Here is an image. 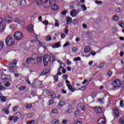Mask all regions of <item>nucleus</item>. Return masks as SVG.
<instances>
[{"label":"nucleus","instance_id":"nucleus-50","mask_svg":"<svg viewBox=\"0 0 124 124\" xmlns=\"http://www.w3.org/2000/svg\"><path fill=\"white\" fill-rule=\"evenodd\" d=\"M62 78L65 80H67V78H68V76H67V75H63Z\"/></svg>","mask_w":124,"mask_h":124},{"label":"nucleus","instance_id":"nucleus-34","mask_svg":"<svg viewBox=\"0 0 124 124\" xmlns=\"http://www.w3.org/2000/svg\"><path fill=\"white\" fill-rule=\"evenodd\" d=\"M72 51L73 52V53H77V51H78V48L76 47H73L72 48Z\"/></svg>","mask_w":124,"mask_h":124},{"label":"nucleus","instance_id":"nucleus-8","mask_svg":"<svg viewBox=\"0 0 124 124\" xmlns=\"http://www.w3.org/2000/svg\"><path fill=\"white\" fill-rule=\"evenodd\" d=\"M16 40H21L23 37H24V35L21 32L16 31Z\"/></svg>","mask_w":124,"mask_h":124},{"label":"nucleus","instance_id":"nucleus-45","mask_svg":"<svg viewBox=\"0 0 124 124\" xmlns=\"http://www.w3.org/2000/svg\"><path fill=\"white\" fill-rule=\"evenodd\" d=\"M66 13H67V11L64 10V11L61 12V15H66Z\"/></svg>","mask_w":124,"mask_h":124},{"label":"nucleus","instance_id":"nucleus-18","mask_svg":"<svg viewBox=\"0 0 124 124\" xmlns=\"http://www.w3.org/2000/svg\"><path fill=\"white\" fill-rule=\"evenodd\" d=\"M76 14H77V11H76V10L73 9L71 12H70V15L72 17H76Z\"/></svg>","mask_w":124,"mask_h":124},{"label":"nucleus","instance_id":"nucleus-31","mask_svg":"<svg viewBox=\"0 0 124 124\" xmlns=\"http://www.w3.org/2000/svg\"><path fill=\"white\" fill-rule=\"evenodd\" d=\"M79 113H80V110H77L75 111L74 114H75V116L76 118H77V117H78V116H79Z\"/></svg>","mask_w":124,"mask_h":124},{"label":"nucleus","instance_id":"nucleus-40","mask_svg":"<svg viewBox=\"0 0 124 124\" xmlns=\"http://www.w3.org/2000/svg\"><path fill=\"white\" fill-rule=\"evenodd\" d=\"M116 12L117 13H122V12H123V10L120 8H118L116 9Z\"/></svg>","mask_w":124,"mask_h":124},{"label":"nucleus","instance_id":"nucleus-7","mask_svg":"<svg viewBox=\"0 0 124 124\" xmlns=\"http://www.w3.org/2000/svg\"><path fill=\"white\" fill-rule=\"evenodd\" d=\"M113 115L114 116V118L112 122V123L113 122H117V121H118V119H117V118H118V117H119L120 115V112L119 111V110L118 109L114 110Z\"/></svg>","mask_w":124,"mask_h":124},{"label":"nucleus","instance_id":"nucleus-17","mask_svg":"<svg viewBox=\"0 0 124 124\" xmlns=\"http://www.w3.org/2000/svg\"><path fill=\"white\" fill-rule=\"evenodd\" d=\"M66 22L67 25H70V24L72 23V18L70 17V16H67L66 17Z\"/></svg>","mask_w":124,"mask_h":124},{"label":"nucleus","instance_id":"nucleus-64","mask_svg":"<svg viewBox=\"0 0 124 124\" xmlns=\"http://www.w3.org/2000/svg\"><path fill=\"white\" fill-rule=\"evenodd\" d=\"M103 66H104V63H101L99 67V68H102V67H103Z\"/></svg>","mask_w":124,"mask_h":124},{"label":"nucleus","instance_id":"nucleus-24","mask_svg":"<svg viewBox=\"0 0 124 124\" xmlns=\"http://www.w3.org/2000/svg\"><path fill=\"white\" fill-rule=\"evenodd\" d=\"M63 67H64V63L61 62L60 63V66L58 68V72H60V71H61V70H62V68H63Z\"/></svg>","mask_w":124,"mask_h":124},{"label":"nucleus","instance_id":"nucleus-19","mask_svg":"<svg viewBox=\"0 0 124 124\" xmlns=\"http://www.w3.org/2000/svg\"><path fill=\"white\" fill-rule=\"evenodd\" d=\"M49 72H50V70L46 69L42 72L41 75H47Z\"/></svg>","mask_w":124,"mask_h":124},{"label":"nucleus","instance_id":"nucleus-53","mask_svg":"<svg viewBox=\"0 0 124 124\" xmlns=\"http://www.w3.org/2000/svg\"><path fill=\"white\" fill-rule=\"evenodd\" d=\"M48 103H49V105H52V104H53V103H54V100H50L48 101Z\"/></svg>","mask_w":124,"mask_h":124},{"label":"nucleus","instance_id":"nucleus-56","mask_svg":"<svg viewBox=\"0 0 124 124\" xmlns=\"http://www.w3.org/2000/svg\"><path fill=\"white\" fill-rule=\"evenodd\" d=\"M120 105L121 107H124V101L123 100L120 101Z\"/></svg>","mask_w":124,"mask_h":124},{"label":"nucleus","instance_id":"nucleus-44","mask_svg":"<svg viewBox=\"0 0 124 124\" xmlns=\"http://www.w3.org/2000/svg\"><path fill=\"white\" fill-rule=\"evenodd\" d=\"M81 8H83V11H87V7L86 6V5H85V4H83L81 6Z\"/></svg>","mask_w":124,"mask_h":124},{"label":"nucleus","instance_id":"nucleus-60","mask_svg":"<svg viewBox=\"0 0 124 124\" xmlns=\"http://www.w3.org/2000/svg\"><path fill=\"white\" fill-rule=\"evenodd\" d=\"M77 61H81V57H77L75 59V62H77Z\"/></svg>","mask_w":124,"mask_h":124},{"label":"nucleus","instance_id":"nucleus-29","mask_svg":"<svg viewBox=\"0 0 124 124\" xmlns=\"http://www.w3.org/2000/svg\"><path fill=\"white\" fill-rule=\"evenodd\" d=\"M33 116H34V113L32 112V113H30L29 114H28L27 116V117L28 118V119H30L31 118H32V117H33Z\"/></svg>","mask_w":124,"mask_h":124},{"label":"nucleus","instance_id":"nucleus-2","mask_svg":"<svg viewBox=\"0 0 124 124\" xmlns=\"http://www.w3.org/2000/svg\"><path fill=\"white\" fill-rule=\"evenodd\" d=\"M35 58H28L26 59V62L23 63V65L25 67H29L30 66V63L31 64H35Z\"/></svg>","mask_w":124,"mask_h":124},{"label":"nucleus","instance_id":"nucleus-23","mask_svg":"<svg viewBox=\"0 0 124 124\" xmlns=\"http://www.w3.org/2000/svg\"><path fill=\"white\" fill-rule=\"evenodd\" d=\"M4 30H5V25H0V33L4 31Z\"/></svg>","mask_w":124,"mask_h":124},{"label":"nucleus","instance_id":"nucleus-15","mask_svg":"<svg viewBox=\"0 0 124 124\" xmlns=\"http://www.w3.org/2000/svg\"><path fill=\"white\" fill-rule=\"evenodd\" d=\"M59 6L56 4H54L51 6V9L53 11H58V10L59 9Z\"/></svg>","mask_w":124,"mask_h":124},{"label":"nucleus","instance_id":"nucleus-3","mask_svg":"<svg viewBox=\"0 0 124 124\" xmlns=\"http://www.w3.org/2000/svg\"><path fill=\"white\" fill-rule=\"evenodd\" d=\"M5 43L7 46H12V45H14L15 41H14V39L12 38V37L8 35L5 39Z\"/></svg>","mask_w":124,"mask_h":124},{"label":"nucleus","instance_id":"nucleus-27","mask_svg":"<svg viewBox=\"0 0 124 124\" xmlns=\"http://www.w3.org/2000/svg\"><path fill=\"white\" fill-rule=\"evenodd\" d=\"M25 107L27 109H31L32 107V105L31 104H27L25 105Z\"/></svg>","mask_w":124,"mask_h":124},{"label":"nucleus","instance_id":"nucleus-6","mask_svg":"<svg viewBox=\"0 0 124 124\" xmlns=\"http://www.w3.org/2000/svg\"><path fill=\"white\" fill-rule=\"evenodd\" d=\"M9 71L10 72H12V73H14L15 71L16 67V60H14L13 62L11 63L9 66Z\"/></svg>","mask_w":124,"mask_h":124},{"label":"nucleus","instance_id":"nucleus-55","mask_svg":"<svg viewBox=\"0 0 124 124\" xmlns=\"http://www.w3.org/2000/svg\"><path fill=\"white\" fill-rule=\"evenodd\" d=\"M4 112L5 114H6V115H8L9 114V110H8V109H4Z\"/></svg>","mask_w":124,"mask_h":124},{"label":"nucleus","instance_id":"nucleus-62","mask_svg":"<svg viewBox=\"0 0 124 124\" xmlns=\"http://www.w3.org/2000/svg\"><path fill=\"white\" fill-rule=\"evenodd\" d=\"M31 88H32V89H34V88H35V82H32V83Z\"/></svg>","mask_w":124,"mask_h":124},{"label":"nucleus","instance_id":"nucleus-43","mask_svg":"<svg viewBox=\"0 0 124 124\" xmlns=\"http://www.w3.org/2000/svg\"><path fill=\"white\" fill-rule=\"evenodd\" d=\"M119 26H120L121 27V28H122V29H124V23L123 21H120L119 22Z\"/></svg>","mask_w":124,"mask_h":124},{"label":"nucleus","instance_id":"nucleus-36","mask_svg":"<svg viewBox=\"0 0 124 124\" xmlns=\"http://www.w3.org/2000/svg\"><path fill=\"white\" fill-rule=\"evenodd\" d=\"M51 113H52V114H58L59 110H58V109L55 108L52 110Z\"/></svg>","mask_w":124,"mask_h":124},{"label":"nucleus","instance_id":"nucleus-28","mask_svg":"<svg viewBox=\"0 0 124 124\" xmlns=\"http://www.w3.org/2000/svg\"><path fill=\"white\" fill-rule=\"evenodd\" d=\"M14 120V123L16 122V117L15 116H11L9 119V121H13Z\"/></svg>","mask_w":124,"mask_h":124},{"label":"nucleus","instance_id":"nucleus-21","mask_svg":"<svg viewBox=\"0 0 124 124\" xmlns=\"http://www.w3.org/2000/svg\"><path fill=\"white\" fill-rule=\"evenodd\" d=\"M20 4L22 7H26V6L27 5L26 0H21Z\"/></svg>","mask_w":124,"mask_h":124},{"label":"nucleus","instance_id":"nucleus-59","mask_svg":"<svg viewBox=\"0 0 124 124\" xmlns=\"http://www.w3.org/2000/svg\"><path fill=\"white\" fill-rule=\"evenodd\" d=\"M55 46L57 48H59L61 46V44L59 42L57 43L55 45Z\"/></svg>","mask_w":124,"mask_h":124},{"label":"nucleus","instance_id":"nucleus-12","mask_svg":"<svg viewBox=\"0 0 124 124\" xmlns=\"http://www.w3.org/2000/svg\"><path fill=\"white\" fill-rule=\"evenodd\" d=\"M46 92H47V93H49V94H51L50 96H51V98H56V93L55 92L52 93L51 92V90H47Z\"/></svg>","mask_w":124,"mask_h":124},{"label":"nucleus","instance_id":"nucleus-16","mask_svg":"<svg viewBox=\"0 0 124 124\" xmlns=\"http://www.w3.org/2000/svg\"><path fill=\"white\" fill-rule=\"evenodd\" d=\"M35 64H36V63H38L39 62H42V57L39 56L38 58H35Z\"/></svg>","mask_w":124,"mask_h":124},{"label":"nucleus","instance_id":"nucleus-22","mask_svg":"<svg viewBox=\"0 0 124 124\" xmlns=\"http://www.w3.org/2000/svg\"><path fill=\"white\" fill-rule=\"evenodd\" d=\"M66 86L68 87L69 91H71L72 92H75V91H76V89H73L72 86H71V84H67Z\"/></svg>","mask_w":124,"mask_h":124},{"label":"nucleus","instance_id":"nucleus-58","mask_svg":"<svg viewBox=\"0 0 124 124\" xmlns=\"http://www.w3.org/2000/svg\"><path fill=\"white\" fill-rule=\"evenodd\" d=\"M34 122V120H31V121H29L27 123V124H31L32 123Z\"/></svg>","mask_w":124,"mask_h":124},{"label":"nucleus","instance_id":"nucleus-38","mask_svg":"<svg viewBox=\"0 0 124 124\" xmlns=\"http://www.w3.org/2000/svg\"><path fill=\"white\" fill-rule=\"evenodd\" d=\"M64 102H62V101H60L59 102V103L58 104V106H59V107H62V106H63V105H64Z\"/></svg>","mask_w":124,"mask_h":124},{"label":"nucleus","instance_id":"nucleus-13","mask_svg":"<svg viewBox=\"0 0 124 124\" xmlns=\"http://www.w3.org/2000/svg\"><path fill=\"white\" fill-rule=\"evenodd\" d=\"M106 123V119L104 118H101L98 120V124H104Z\"/></svg>","mask_w":124,"mask_h":124},{"label":"nucleus","instance_id":"nucleus-42","mask_svg":"<svg viewBox=\"0 0 124 124\" xmlns=\"http://www.w3.org/2000/svg\"><path fill=\"white\" fill-rule=\"evenodd\" d=\"M112 74L113 73L112 72V71L111 70H109L108 71L107 75L108 76V77H111Z\"/></svg>","mask_w":124,"mask_h":124},{"label":"nucleus","instance_id":"nucleus-51","mask_svg":"<svg viewBox=\"0 0 124 124\" xmlns=\"http://www.w3.org/2000/svg\"><path fill=\"white\" fill-rule=\"evenodd\" d=\"M54 79L55 81V82H58L59 81V76H56L54 77Z\"/></svg>","mask_w":124,"mask_h":124},{"label":"nucleus","instance_id":"nucleus-37","mask_svg":"<svg viewBox=\"0 0 124 124\" xmlns=\"http://www.w3.org/2000/svg\"><path fill=\"white\" fill-rule=\"evenodd\" d=\"M113 20L114 21H118L119 20V16L117 15H115L113 16Z\"/></svg>","mask_w":124,"mask_h":124},{"label":"nucleus","instance_id":"nucleus-20","mask_svg":"<svg viewBox=\"0 0 124 124\" xmlns=\"http://www.w3.org/2000/svg\"><path fill=\"white\" fill-rule=\"evenodd\" d=\"M16 121L17 122L19 119L21 118V117L22 116V113H21L20 112H17L16 113Z\"/></svg>","mask_w":124,"mask_h":124},{"label":"nucleus","instance_id":"nucleus-35","mask_svg":"<svg viewBox=\"0 0 124 124\" xmlns=\"http://www.w3.org/2000/svg\"><path fill=\"white\" fill-rule=\"evenodd\" d=\"M25 89H27V87L26 86H21L19 88V90L20 91V92L24 91V90H25Z\"/></svg>","mask_w":124,"mask_h":124},{"label":"nucleus","instance_id":"nucleus-1","mask_svg":"<svg viewBox=\"0 0 124 124\" xmlns=\"http://www.w3.org/2000/svg\"><path fill=\"white\" fill-rule=\"evenodd\" d=\"M10 78V76L6 75H2L1 76V82H0V92L2 91H5L6 88L2 86V84L5 82V81H8V79Z\"/></svg>","mask_w":124,"mask_h":124},{"label":"nucleus","instance_id":"nucleus-46","mask_svg":"<svg viewBox=\"0 0 124 124\" xmlns=\"http://www.w3.org/2000/svg\"><path fill=\"white\" fill-rule=\"evenodd\" d=\"M95 3H96V4H102V1L101 0L98 1L96 0L95 1Z\"/></svg>","mask_w":124,"mask_h":124},{"label":"nucleus","instance_id":"nucleus-47","mask_svg":"<svg viewBox=\"0 0 124 124\" xmlns=\"http://www.w3.org/2000/svg\"><path fill=\"white\" fill-rule=\"evenodd\" d=\"M70 45V43L66 42L64 45L63 47H67V46H69Z\"/></svg>","mask_w":124,"mask_h":124},{"label":"nucleus","instance_id":"nucleus-48","mask_svg":"<svg viewBox=\"0 0 124 124\" xmlns=\"http://www.w3.org/2000/svg\"><path fill=\"white\" fill-rule=\"evenodd\" d=\"M53 124H60V121L59 120H54L52 121Z\"/></svg>","mask_w":124,"mask_h":124},{"label":"nucleus","instance_id":"nucleus-32","mask_svg":"<svg viewBox=\"0 0 124 124\" xmlns=\"http://www.w3.org/2000/svg\"><path fill=\"white\" fill-rule=\"evenodd\" d=\"M3 46H4V43L1 41H0V50H1L2 48H3Z\"/></svg>","mask_w":124,"mask_h":124},{"label":"nucleus","instance_id":"nucleus-25","mask_svg":"<svg viewBox=\"0 0 124 124\" xmlns=\"http://www.w3.org/2000/svg\"><path fill=\"white\" fill-rule=\"evenodd\" d=\"M91 51V48L89 46L84 47V53H89Z\"/></svg>","mask_w":124,"mask_h":124},{"label":"nucleus","instance_id":"nucleus-52","mask_svg":"<svg viewBox=\"0 0 124 124\" xmlns=\"http://www.w3.org/2000/svg\"><path fill=\"white\" fill-rule=\"evenodd\" d=\"M5 87H7L8 88V87H10V83L9 82H7L5 84H4Z\"/></svg>","mask_w":124,"mask_h":124},{"label":"nucleus","instance_id":"nucleus-39","mask_svg":"<svg viewBox=\"0 0 124 124\" xmlns=\"http://www.w3.org/2000/svg\"><path fill=\"white\" fill-rule=\"evenodd\" d=\"M46 39V41H51V40H52V37L50 35L47 36Z\"/></svg>","mask_w":124,"mask_h":124},{"label":"nucleus","instance_id":"nucleus-4","mask_svg":"<svg viewBox=\"0 0 124 124\" xmlns=\"http://www.w3.org/2000/svg\"><path fill=\"white\" fill-rule=\"evenodd\" d=\"M51 59V56L49 54H46L43 56V62L44 66H47L48 65V64L50 62Z\"/></svg>","mask_w":124,"mask_h":124},{"label":"nucleus","instance_id":"nucleus-63","mask_svg":"<svg viewBox=\"0 0 124 124\" xmlns=\"http://www.w3.org/2000/svg\"><path fill=\"white\" fill-rule=\"evenodd\" d=\"M86 86H82L81 87V91L82 92H84V91H85L86 90Z\"/></svg>","mask_w":124,"mask_h":124},{"label":"nucleus","instance_id":"nucleus-5","mask_svg":"<svg viewBox=\"0 0 124 124\" xmlns=\"http://www.w3.org/2000/svg\"><path fill=\"white\" fill-rule=\"evenodd\" d=\"M112 86L114 89L118 90V89L121 88V86H122V81L120 79H115L112 82Z\"/></svg>","mask_w":124,"mask_h":124},{"label":"nucleus","instance_id":"nucleus-11","mask_svg":"<svg viewBox=\"0 0 124 124\" xmlns=\"http://www.w3.org/2000/svg\"><path fill=\"white\" fill-rule=\"evenodd\" d=\"M44 5L46 8H48L51 6V1L50 0H46L44 3Z\"/></svg>","mask_w":124,"mask_h":124},{"label":"nucleus","instance_id":"nucleus-54","mask_svg":"<svg viewBox=\"0 0 124 124\" xmlns=\"http://www.w3.org/2000/svg\"><path fill=\"white\" fill-rule=\"evenodd\" d=\"M43 23H44L46 26H48L49 23L48 22V20H46L45 21L43 22Z\"/></svg>","mask_w":124,"mask_h":124},{"label":"nucleus","instance_id":"nucleus-33","mask_svg":"<svg viewBox=\"0 0 124 124\" xmlns=\"http://www.w3.org/2000/svg\"><path fill=\"white\" fill-rule=\"evenodd\" d=\"M119 123L120 124H124V117H121L119 120Z\"/></svg>","mask_w":124,"mask_h":124},{"label":"nucleus","instance_id":"nucleus-14","mask_svg":"<svg viewBox=\"0 0 124 124\" xmlns=\"http://www.w3.org/2000/svg\"><path fill=\"white\" fill-rule=\"evenodd\" d=\"M95 112L96 114H102V108L101 107L96 108L95 109Z\"/></svg>","mask_w":124,"mask_h":124},{"label":"nucleus","instance_id":"nucleus-49","mask_svg":"<svg viewBox=\"0 0 124 124\" xmlns=\"http://www.w3.org/2000/svg\"><path fill=\"white\" fill-rule=\"evenodd\" d=\"M16 23L19 24V25H21L22 24V21L17 18H16Z\"/></svg>","mask_w":124,"mask_h":124},{"label":"nucleus","instance_id":"nucleus-57","mask_svg":"<svg viewBox=\"0 0 124 124\" xmlns=\"http://www.w3.org/2000/svg\"><path fill=\"white\" fill-rule=\"evenodd\" d=\"M67 122H68V120H67V119H65L62 122V124H67Z\"/></svg>","mask_w":124,"mask_h":124},{"label":"nucleus","instance_id":"nucleus-61","mask_svg":"<svg viewBox=\"0 0 124 124\" xmlns=\"http://www.w3.org/2000/svg\"><path fill=\"white\" fill-rule=\"evenodd\" d=\"M10 4L13 6H14V4H15V0H12L10 1Z\"/></svg>","mask_w":124,"mask_h":124},{"label":"nucleus","instance_id":"nucleus-26","mask_svg":"<svg viewBox=\"0 0 124 124\" xmlns=\"http://www.w3.org/2000/svg\"><path fill=\"white\" fill-rule=\"evenodd\" d=\"M35 2H36V4L37 5L40 6L41 5V4H42V3H43V1L42 0H35Z\"/></svg>","mask_w":124,"mask_h":124},{"label":"nucleus","instance_id":"nucleus-41","mask_svg":"<svg viewBox=\"0 0 124 124\" xmlns=\"http://www.w3.org/2000/svg\"><path fill=\"white\" fill-rule=\"evenodd\" d=\"M78 24V19H75L73 20V25H77Z\"/></svg>","mask_w":124,"mask_h":124},{"label":"nucleus","instance_id":"nucleus-9","mask_svg":"<svg viewBox=\"0 0 124 124\" xmlns=\"http://www.w3.org/2000/svg\"><path fill=\"white\" fill-rule=\"evenodd\" d=\"M4 20L5 21L6 23L8 24H10L11 22H12V17L9 16H6L4 17Z\"/></svg>","mask_w":124,"mask_h":124},{"label":"nucleus","instance_id":"nucleus-10","mask_svg":"<svg viewBox=\"0 0 124 124\" xmlns=\"http://www.w3.org/2000/svg\"><path fill=\"white\" fill-rule=\"evenodd\" d=\"M27 31L29 32H34V31L33 30V26L31 24H30L29 25H28L27 27Z\"/></svg>","mask_w":124,"mask_h":124},{"label":"nucleus","instance_id":"nucleus-30","mask_svg":"<svg viewBox=\"0 0 124 124\" xmlns=\"http://www.w3.org/2000/svg\"><path fill=\"white\" fill-rule=\"evenodd\" d=\"M0 99L2 101V102H5L6 101V97H5L4 96H0Z\"/></svg>","mask_w":124,"mask_h":124}]
</instances>
